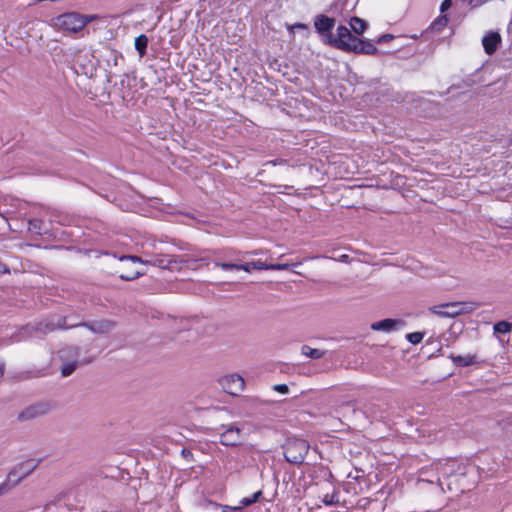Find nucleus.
<instances>
[{
  "label": "nucleus",
  "mask_w": 512,
  "mask_h": 512,
  "mask_svg": "<svg viewBox=\"0 0 512 512\" xmlns=\"http://www.w3.org/2000/svg\"><path fill=\"white\" fill-rule=\"evenodd\" d=\"M423 337L424 334L421 332H413L406 335L407 340L414 345L419 344L422 341Z\"/></svg>",
  "instance_id": "bb28decb"
},
{
  "label": "nucleus",
  "mask_w": 512,
  "mask_h": 512,
  "mask_svg": "<svg viewBox=\"0 0 512 512\" xmlns=\"http://www.w3.org/2000/svg\"><path fill=\"white\" fill-rule=\"evenodd\" d=\"M4 371H5V365L3 362L0 361V377L3 376Z\"/></svg>",
  "instance_id": "4c0bfd02"
},
{
  "label": "nucleus",
  "mask_w": 512,
  "mask_h": 512,
  "mask_svg": "<svg viewBox=\"0 0 512 512\" xmlns=\"http://www.w3.org/2000/svg\"><path fill=\"white\" fill-rule=\"evenodd\" d=\"M452 5V0H444L440 5V11L445 12L448 10Z\"/></svg>",
  "instance_id": "2f4dec72"
},
{
  "label": "nucleus",
  "mask_w": 512,
  "mask_h": 512,
  "mask_svg": "<svg viewBox=\"0 0 512 512\" xmlns=\"http://www.w3.org/2000/svg\"><path fill=\"white\" fill-rule=\"evenodd\" d=\"M376 46L369 40L357 38L355 44H353L352 50L357 54L374 55L377 53Z\"/></svg>",
  "instance_id": "ddd939ff"
},
{
  "label": "nucleus",
  "mask_w": 512,
  "mask_h": 512,
  "mask_svg": "<svg viewBox=\"0 0 512 512\" xmlns=\"http://www.w3.org/2000/svg\"><path fill=\"white\" fill-rule=\"evenodd\" d=\"M75 327H85L95 334H106L116 327V322L110 319H100L90 322H81L76 324L66 325V317H58L56 322L50 321L39 324L38 330L43 333H49L56 329H71Z\"/></svg>",
  "instance_id": "f257e3e1"
},
{
  "label": "nucleus",
  "mask_w": 512,
  "mask_h": 512,
  "mask_svg": "<svg viewBox=\"0 0 512 512\" xmlns=\"http://www.w3.org/2000/svg\"><path fill=\"white\" fill-rule=\"evenodd\" d=\"M357 38L358 37L354 36L346 26L340 25L337 27L336 36L333 34L326 35V44L339 50L350 52Z\"/></svg>",
  "instance_id": "423d86ee"
},
{
  "label": "nucleus",
  "mask_w": 512,
  "mask_h": 512,
  "mask_svg": "<svg viewBox=\"0 0 512 512\" xmlns=\"http://www.w3.org/2000/svg\"><path fill=\"white\" fill-rule=\"evenodd\" d=\"M240 442V429L235 426H229L220 434V443L225 446H235Z\"/></svg>",
  "instance_id": "f8f14e48"
},
{
  "label": "nucleus",
  "mask_w": 512,
  "mask_h": 512,
  "mask_svg": "<svg viewBox=\"0 0 512 512\" xmlns=\"http://www.w3.org/2000/svg\"><path fill=\"white\" fill-rule=\"evenodd\" d=\"M49 411V407L47 404L44 403H37L30 405L29 407L22 410L19 415L18 419L20 421H28L32 420L41 416H44Z\"/></svg>",
  "instance_id": "1a4fd4ad"
},
{
  "label": "nucleus",
  "mask_w": 512,
  "mask_h": 512,
  "mask_svg": "<svg viewBox=\"0 0 512 512\" xmlns=\"http://www.w3.org/2000/svg\"><path fill=\"white\" fill-rule=\"evenodd\" d=\"M454 465H455L454 461H447L444 464H439V466H437V470L443 476H449L454 472V469H453Z\"/></svg>",
  "instance_id": "5701e85b"
},
{
  "label": "nucleus",
  "mask_w": 512,
  "mask_h": 512,
  "mask_svg": "<svg viewBox=\"0 0 512 512\" xmlns=\"http://www.w3.org/2000/svg\"><path fill=\"white\" fill-rule=\"evenodd\" d=\"M37 465L38 463L33 459H29L15 465L8 473L4 482L8 484V487L11 490L23 479L29 476L36 469Z\"/></svg>",
  "instance_id": "0eeeda50"
},
{
  "label": "nucleus",
  "mask_w": 512,
  "mask_h": 512,
  "mask_svg": "<svg viewBox=\"0 0 512 512\" xmlns=\"http://www.w3.org/2000/svg\"><path fill=\"white\" fill-rule=\"evenodd\" d=\"M223 512H240L241 507H234V506H222Z\"/></svg>",
  "instance_id": "f704fd0d"
},
{
  "label": "nucleus",
  "mask_w": 512,
  "mask_h": 512,
  "mask_svg": "<svg viewBox=\"0 0 512 512\" xmlns=\"http://www.w3.org/2000/svg\"><path fill=\"white\" fill-rule=\"evenodd\" d=\"M301 352L303 355H305L311 359H320L325 355L324 351L312 348L308 345H303L301 347Z\"/></svg>",
  "instance_id": "aec40b11"
},
{
  "label": "nucleus",
  "mask_w": 512,
  "mask_h": 512,
  "mask_svg": "<svg viewBox=\"0 0 512 512\" xmlns=\"http://www.w3.org/2000/svg\"><path fill=\"white\" fill-rule=\"evenodd\" d=\"M161 250H165L164 247H163V243L162 242H159V241H156V240H150V241H147L144 245H143V257H146V254L147 253H158L159 251Z\"/></svg>",
  "instance_id": "a211bd4d"
},
{
  "label": "nucleus",
  "mask_w": 512,
  "mask_h": 512,
  "mask_svg": "<svg viewBox=\"0 0 512 512\" xmlns=\"http://www.w3.org/2000/svg\"><path fill=\"white\" fill-rule=\"evenodd\" d=\"M480 305L476 302H448L429 307V311L439 317L454 318L459 315L469 314Z\"/></svg>",
  "instance_id": "7ed1b4c3"
},
{
  "label": "nucleus",
  "mask_w": 512,
  "mask_h": 512,
  "mask_svg": "<svg viewBox=\"0 0 512 512\" xmlns=\"http://www.w3.org/2000/svg\"><path fill=\"white\" fill-rule=\"evenodd\" d=\"M347 258H348V255H343V256L341 257V260H342V261H345Z\"/></svg>",
  "instance_id": "79ce46f5"
},
{
  "label": "nucleus",
  "mask_w": 512,
  "mask_h": 512,
  "mask_svg": "<svg viewBox=\"0 0 512 512\" xmlns=\"http://www.w3.org/2000/svg\"><path fill=\"white\" fill-rule=\"evenodd\" d=\"M262 492L261 491H257L255 492L252 497H249V498H243L241 500V503L244 505V506H249L253 503H255L256 501H258L259 497L261 496Z\"/></svg>",
  "instance_id": "c85d7f7f"
},
{
  "label": "nucleus",
  "mask_w": 512,
  "mask_h": 512,
  "mask_svg": "<svg viewBox=\"0 0 512 512\" xmlns=\"http://www.w3.org/2000/svg\"><path fill=\"white\" fill-rule=\"evenodd\" d=\"M309 449L310 445L306 440L289 438L283 446V454L287 462L302 464Z\"/></svg>",
  "instance_id": "39448f33"
},
{
  "label": "nucleus",
  "mask_w": 512,
  "mask_h": 512,
  "mask_svg": "<svg viewBox=\"0 0 512 512\" xmlns=\"http://www.w3.org/2000/svg\"><path fill=\"white\" fill-rule=\"evenodd\" d=\"M246 254L258 255V254H259V252H258V251H252V252H247Z\"/></svg>",
  "instance_id": "a19ab883"
},
{
  "label": "nucleus",
  "mask_w": 512,
  "mask_h": 512,
  "mask_svg": "<svg viewBox=\"0 0 512 512\" xmlns=\"http://www.w3.org/2000/svg\"><path fill=\"white\" fill-rule=\"evenodd\" d=\"M242 266L247 267V269H243L245 272H250L252 269L256 270H268L269 264L262 262L261 260L246 262L242 264Z\"/></svg>",
  "instance_id": "4be33fe9"
},
{
  "label": "nucleus",
  "mask_w": 512,
  "mask_h": 512,
  "mask_svg": "<svg viewBox=\"0 0 512 512\" xmlns=\"http://www.w3.org/2000/svg\"><path fill=\"white\" fill-rule=\"evenodd\" d=\"M142 273L140 271H131L130 274L121 273L119 277L123 280L131 281L138 278Z\"/></svg>",
  "instance_id": "c756f323"
},
{
  "label": "nucleus",
  "mask_w": 512,
  "mask_h": 512,
  "mask_svg": "<svg viewBox=\"0 0 512 512\" xmlns=\"http://www.w3.org/2000/svg\"><path fill=\"white\" fill-rule=\"evenodd\" d=\"M51 26L61 31L78 33L85 28L86 21L80 13L67 12L52 18Z\"/></svg>",
  "instance_id": "20e7f679"
},
{
  "label": "nucleus",
  "mask_w": 512,
  "mask_h": 512,
  "mask_svg": "<svg viewBox=\"0 0 512 512\" xmlns=\"http://www.w3.org/2000/svg\"><path fill=\"white\" fill-rule=\"evenodd\" d=\"M301 263H294V264H288V263H278V264H269L268 270H288L292 266H298Z\"/></svg>",
  "instance_id": "cd10ccee"
},
{
  "label": "nucleus",
  "mask_w": 512,
  "mask_h": 512,
  "mask_svg": "<svg viewBox=\"0 0 512 512\" xmlns=\"http://www.w3.org/2000/svg\"><path fill=\"white\" fill-rule=\"evenodd\" d=\"M448 21V17L446 15H442L432 22L431 29L433 31H440L443 27H445L448 24Z\"/></svg>",
  "instance_id": "b1692460"
},
{
  "label": "nucleus",
  "mask_w": 512,
  "mask_h": 512,
  "mask_svg": "<svg viewBox=\"0 0 512 512\" xmlns=\"http://www.w3.org/2000/svg\"><path fill=\"white\" fill-rule=\"evenodd\" d=\"M80 58H81V55H77V56L75 57V63H76V64H79L80 66H83V63H81Z\"/></svg>",
  "instance_id": "58836bf2"
},
{
  "label": "nucleus",
  "mask_w": 512,
  "mask_h": 512,
  "mask_svg": "<svg viewBox=\"0 0 512 512\" xmlns=\"http://www.w3.org/2000/svg\"><path fill=\"white\" fill-rule=\"evenodd\" d=\"M122 262H132V263H142L149 264L161 269H172L173 264H181L184 261L170 255L166 252V250H161L158 253H147L146 257H138V256H123L120 259Z\"/></svg>",
  "instance_id": "f03ea898"
},
{
  "label": "nucleus",
  "mask_w": 512,
  "mask_h": 512,
  "mask_svg": "<svg viewBox=\"0 0 512 512\" xmlns=\"http://www.w3.org/2000/svg\"><path fill=\"white\" fill-rule=\"evenodd\" d=\"M449 357L451 358L453 363L459 367H467V366H471L474 363H476V357L474 355H466V356L457 355V356H455V355L451 354Z\"/></svg>",
  "instance_id": "dca6fc26"
},
{
  "label": "nucleus",
  "mask_w": 512,
  "mask_h": 512,
  "mask_svg": "<svg viewBox=\"0 0 512 512\" xmlns=\"http://www.w3.org/2000/svg\"><path fill=\"white\" fill-rule=\"evenodd\" d=\"M216 266H219L221 269H223L225 271L247 269V267L242 266V264L226 263V262L216 263Z\"/></svg>",
  "instance_id": "393cba45"
},
{
  "label": "nucleus",
  "mask_w": 512,
  "mask_h": 512,
  "mask_svg": "<svg viewBox=\"0 0 512 512\" xmlns=\"http://www.w3.org/2000/svg\"><path fill=\"white\" fill-rule=\"evenodd\" d=\"M83 19L86 21V25H87L88 23H90L93 20H95L96 16L95 15H89V16L83 15Z\"/></svg>",
  "instance_id": "e433bc0d"
},
{
  "label": "nucleus",
  "mask_w": 512,
  "mask_h": 512,
  "mask_svg": "<svg viewBox=\"0 0 512 512\" xmlns=\"http://www.w3.org/2000/svg\"><path fill=\"white\" fill-rule=\"evenodd\" d=\"M349 25L352 29V31L357 35H362L366 28H367V22L359 17H352L349 21Z\"/></svg>",
  "instance_id": "f3484780"
},
{
  "label": "nucleus",
  "mask_w": 512,
  "mask_h": 512,
  "mask_svg": "<svg viewBox=\"0 0 512 512\" xmlns=\"http://www.w3.org/2000/svg\"><path fill=\"white\" fill-rule=\"evenodd\" d=\"M225 381L228 383V388L232 394L234 393L233 390L241 391L244 388V380L240 375H230L225 378Z\"/></svg>",
  "instance_id": "2eb2a0df"
},
{
  "label": "nucleus",
  "mask_w": 512,
  "mask_h": 512,
  "mask_svg": "<svg viewBox=\"0 0 512 512\" xmlns=\"http://www.w3.org/2000/svg\"><path fill=\"white\" fill-rule=\"evenodd\" d=\"M501 35L498 32H489L482 39L484 51L488 55L496 52L499 44L501 43Z\"/></svg>",
  "instance_id": "9b49d317"
},
{
  "label": "nucleus",
  "mask_w": 512,
  "mask_h": 512,
  "mask_svg": "<svg viewBox=\"0 0 512 512\" xmlns=\"http://www.w3.org/2000/svg\"><path fill=\"white\" fill-rule=\"evenodd\" d=\"M10 491V488L8 487V484L4 481L0 484V496L8 493Z\"/></svg>",
  "instance_id": "c9c22d12"
},
{
  "label": "nucleus",
  "mask_w": 512,
  "mask_h": 512,
  "mask_svg": "<svg viewBox=\"0 0 512 512\" xmlns=\"http://www.w3.org/2000/svg\"><path fill=\"white\" fill-rule=\"evenodd\" d=\"M294 28H305L306 26L304 24H301V23H297L293 26Z\"/></svg>",
  "instance_id": "ea45409f"
},
{
  "label": "nucleus",
  "mask_w": 512,
  "mask_h": 512,
  "mask_svg": "<svg viewBox=\"0 0 512 512\" xmlns=\"http://www.w3.org/2000/svg\"><path fill=\"white\" fill-rule=\"evenodd\" d=\"M273 390L281 394H287L289 392V388L286 384H276L273 386Z\"/></svg>",
  "instance_id": "7c9ffc66"
},
{
  "label": "nucleus",
  "mask_w": 512,
  "mask_h": 512,
  "mask_svg": "<svg viewBox=\"0 0 512 512\" xmlns=\"http://www.w3.org/2000/svg\"><path fill=\"white\" fill-rule=\"evenodd\" d=\"M400 323L398 320L394 319H383L381 321H377L371 324V329L374 331H383L390 332L396 328V326Z\"/></svg>",
  "instance_id": "4468645a"
},
{
  "label": "nucleus",
  "mask_w": 512,
  "mask_h": 512,
  "mask_svg": "<svg viewBox=\"0 0 512 512\" xmlns=\"http://www.w3.org/2000/svg\"><path fill=\"white\" fill-rule=\"evenodd\" d=\"M181 455H182V457H183V458H185V459L192 460V458H193V454H192V452H191L189 449H187V448H183V449L181 450Z\"/></svg>",
  "instance_id": "72a5a7b5"
},
{
  "label": "nucleus",
  "mask_w": 512,
  "mask_h": 512,
  "mask_svg": "<svg viewBox=\"0 0 512 512\" xmlns=\"http://www.w3.org/2000/svg\"><path fill=\"white\" fill-rule=\"evenodd\" d=\"M80 349L76 346H69L60 351V358L64 361L61 366V375L70 376L80 364L78 358Z\"/></svg>",
  "instance_id": "6e6552de"
},
{
  "label": "nucleus",
  "mask_w": 512,
  "mask_h": 512,
  "mask_svg": "<svg viewBox=\"0 0 512 512\" xmlns=\"http://www.w3.org/2000/svg\"><path fill=\"white\" fill-rule=\"evenodd\" d=\"M512 330V324L507 321H499L493 326V332L495 335L508 334Z\"/></svg>",
  "instance_id": "412c9836"
},
{
  "label": "nucleus",
  "mask_w": 512,
  "mask_h": 512,
  "mask_svg": "<svg viewBox=\"0 0 512 512\" xmlns=\"http://www.w3.org/2000/svg\"><path fill=\"white\" fill-rule=\"evenodd\" d=\"M335 25V19L326 15H317L314 20L315 29L323 35L324 42L326 43V35L331 34L330 30Z\"/></svg>",
  "instance_id": "9d476101"
},
{
  "label": "nucleus",
  "mask_w": 512,
  "mask_h": 512,
  "mask_svg": "<svg viewBox=\"0 0 512 512\" xmlns=\"http://www.w3.org/2000/svg\"><path fill=\"white\" fill-rule=\"evenodd\" d=\"M322 502L325 505H334L339 502V496L337 492H333L332 494H325L323 496Z\"/></svg>",
  "instance_id": "a878e982"
},
{
  "label": "nucleus",
  "mask_w": 512,
  "mask_h": 512,
  "mask_svg": "<svg viewBox=\"0 0 512 512\" xmlns=\"http://www.w3.org/2000/svg\"><path fill=\"white\" fill-rule=\"evenodd\" d=\"M394 36L392 34H384L382 36H380L377 40L378 43H385V42H388L390 41L391 39H393Z\"/></svg>",
  "instance_id": "473e14b6"
},
{
  "label": "nucleus",
  "mask_w": 512,
  "mask_h": 512,
  "mask_svg": "<svg viewBox=\"0 0 512 512\" xmlns=\"http://www.w3.org/2000/svg\"><path fill=\"white\" fill-rule=\"evenodd\" d=\"M134 46L139 54V57L142 58L146 54L148 46V37L145 34L137 36L135 38Z\"/></svg>",
  "instance_id": "6ab92c4d"
}]
</instances>
